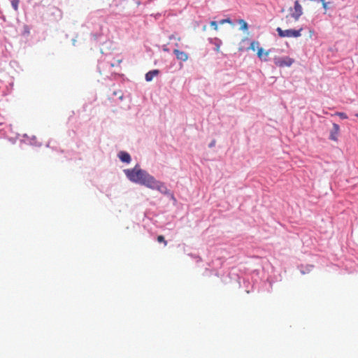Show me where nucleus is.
<instances>
[{
  "label": "nucleus",
  "mask_w": 358,
  "mask_h": 358,
  "mask_svg": "<svg viewBox=\"0 0 358 358\" xmlns=\"http://www.w3.org/2000/svg\"><path fill=\"white\" fill-rule=\"evenodd\" d=\"M124 172L131 182L141 184L152 189H157L164 194L167 192V188L163 182L157 180L152 176L138 166L134 169H125Z\"/></svg>",
  "instance_id": "nucleus-1"
},
{
  "label": "nucleus",
  "mask_w": 358,
  "mask_h": 358,
  "mask_svg": "<svg viewBox=\"0 0 358 358\" xmlns=\"http://www.w3.org/2000/svg\"><path fill=\"white\" fill-rule=\"evenodd\" d=\"M303 30L302 28H300L298 30L294 29H286L282 30L280 27H278L276 29V31L278 32V34L281 38H297L301 36V31Z\"/></svg>",
  "instance_id": "nucleus-2"
},
{
  "label": "nucleus",
  "mask_w": 358,
  "mask_h": 358,
  "mask_svg": "<svg viewBox=\"0 0 358 358\" xmlns=\"http://www.w3.org/2000/svg\"><path fill=\"white\" fill-rule=\"evenodd\" d=\"M273 62L278 67H289L294 62V59L289 57H275L273 59Z\"/></svg>",
  "instance_id": "nucleus-3"
},
{
  "label": "nucleus",
  "mask_w": 358,
  "mask_h": 358,
  "mask_svg": "<svg viewBox=\"0 0 358 358\" xmlns=\"http://www.w3.org/2000/svg\"><path fill=\"white\" fill-rule=\"evenodd\" d=\"M294 11L292 14V16L295 19V20H298L300 16L303 14L302 6L298 0L294 1Z\"/></svg>",
  "instance_id": "nucleus-4"
},
{
  "label": "nucleus",
  "mask_w": 358,
  "mask_h": 358,
  "mask_svg": "<svg viewBox=\"0 0 358 358\" xmlns=\"http://www.w3.org/2000/svg\"><path fill=\"white\" fill-rule=\"evenodd\" d=\"M269 54H270V50L264 51V49L261 47H259L257 49V55L258 58H259L261 60L266 62L268 60L267 57L269 55Z\"/></svg>",
  "instance_id": "nucleus-5"
},
{
  "label": "nucleus",
  "mask_w": 358,
  "mask_h": 358,
  "mask_svg": "<svg viewBox=\"0 0 358 358\" xmlns=\"http://www.w3.org/2000/svg\"><path fill=\"white\" fill-rule=\"evenodd\" d=\"M173 53L175 54L177 59L181 60L182 62H185L188 59V55L183 51H180L178 49L173 50Z\"/></svg>",
  "instance_id": "nucleus-6"
},
{
  "label": "nucleus",
  "mask_w": 358,
  "mask_h": 358,
  "mask_svg": "<svg viewBox=\"0 0 358 358\" xmlns=\"http://www.w3.org/2000/svg\"><path fill=\"white\" fill-rule=\"evenodd\" d=\"M339 130H340V127L339 126L336 124V123H334L333 124V128L331 131V133H330V136H329V138L331 140H333V141H336L337 140V136L339 133Z\"/></svg>",
  "instance_id": "nucleus-7"
},
{
  "label": "nucleus",
  "mask_w": 358,
  "mask_h": 358,
  "mask_svg": "<svg viewBox=\"0 0 358 358\" xmlns=\"http://www.w3.org/2000/svg\"><path fill=\"white\" fill-rule=\"evenodd\" d=\"M159 73V71L157 69L150 71L149 72H148L145 74L146 81L150 82L151 80H152L153 78L158 76Z\"/></svg>",
  "instance_id": "nucleus-8"
},
{
  "label": "nucleus",
  "mask_w": 358,
  "mask_h": 358,
  "mask_svg": "<svg viewBox=\"0 0 358 358\" xmlns=\"http://www.w3.org/2000/svg\"><path fill=\"white\" fill-rule=\"evenodd\" d=\"M118 156L120 160L123 162L129 163L131 161V157L129 154L126 152H120Z\"/></svg>",
  "instance_id": "nucleus-9"
},
{
  "label": "nucleus",
  "mask_w": 358,
  "mask_h": 358,
  "mask_svg": "<svg viewBox=\"0 0 358 358\" xmlns=\"http://www.w3.org/2000/svg\"><path fill=\"white\" fill-rule=\"evenodd\" d=\"M259 45H260V43L259 41H252L250 43V47L248 48L247 50H251L252 51H255L256 50H257V49L259 48Z\"/></svg>",
  "instance_id": "nucleus-10"
},
{
  "label": "nucleus",
  "mask_w": 358,
  "mask_h": 358,
  "mask_svg": "<svg viewBox=\"0 0 358 358\" xmlns=\"http://www.w3.org/2000/svg\"><path fill=\"white\" fill-rule=\"evenodd\" d=\"M238 23L241 25L240 29L243 31H247L248 29V23L244 20H238Z\"/></svg>",
  "instance_id": "nucleus-11"
},
{
  "label": "nucleus",
  "mask_w": 358,
  "mask_h": 358,
  "mask_svg": "<svg viewBox=\"0 0 358 358\" xmlns=\"http://www.w3.org/2000/svg\"><path fill=\"white\" fill-rule=\"evenodd\" d=\"M20 1L19 0H12L11 1V5L13 8V9L17 11L18 10V5H19Z\"/></svg>",
  "instance_id": "nucleus-12"
},
{
  "label": "nucleus",
  "mask_w": 358,
  "mask_h": 358,
  "mask_svg": "<svg viewBox=\"0 0 358 358\" xmlns=\"http://www.w3.org/2000/svg\"><path fill=\"white\" fill-rule=\"evenodd\" d=\"M157 239L159 243H163L165 246L167 245V241L165 240V238L163 236H162V235L158 236Z\"/></svg>",
  "instance_id": "nucleus-13"
},
{
  "label": "nucleus",
  "mask_w": 358,
  "mask_h": 358,
  "mask_svg": "<svg viewBox=\"0 0 358 358\" xmlns=\"http://www.w3.org/2000/svg\"><path fill=\"white\" fill-rule=\"evenodd\" d=\"M225 23L232 24V22L229 18L222 19L220 21V24H224Z\"/></svg>",
  "instance_id": "nucleus-14"
},
{
  "label": "nucleus",
  "mask_w": 358,
  "mask_h": 358,
  "mask_svg": "<svg viewBox=\"0 0 358 358\" xmlns=\"http://www.w3.org/2000/svg\"><path fill=\"white\" fill-rule=\"evenodd\" d=\"M336 115L339 116L341 119H347L348 116L345 113H337Z\"/></svg>",
  "instance_id": "nucleus-15"
},
{
  "label": "nucleus",
  "mask_w": 358,
  "mask_h": 358,
  "mask_svg": "<svg viewBox=\"0 0 358 358\" xmlns=\"http://www.w3.org/2000/svg\"><path fill=\"white\" fill-rule=\"evenodd\" d=\"M210 26L216 31L218 29L217 24L215 21L210 22Z\"/></svg>",
  "instance_id": "nucleus-16"
},
{
  "label": "nucleus",
  "mask_w": 358,
  "mask_h": 358,
  "mask_svg": "<svg viewBox=\"0 0 358 358\" xmlns=\"http://www.w3.org/2000/svg\"><path fill=\"white\" fill-rule=\"evenodd\" d=\"M320 1L322 2L323 8H324V9H327V3L325 2V1H324V0H320Z\"/></svg>",
  "instance_id": "nucleus-17"
},
{
  "label": "nucleus",
  "mask_w": 358,
  "mask_h": 358,
  "mask_svg": "<svg viewBox=\"0 0 358 358\" xmlns=\"http://www.w3.org/2000/svg\"><path fill=\"white\" fill-rule=\"evenodd\" d=\"M203 31H206V25H204V26L203 27Z\"/></svg>",
  "instance_id": "nucleus-18"
},
{
  "label": "nucleus",
  "mask_w": 358,
  "mask_h": 358,
  "mask_svg": "<svg viewBox=\"0 0 358 358\" xmlns=\"http://www.w3.org/2000/svg\"><path fill=\"white\" fill-rule=\"evenodd\" d=\"M246 40H248V38H246V37L242 39L243 41H246Z\"/></svg>",
  "instance_id": "nucleus-19"
},
{
  "label": "nucleus",
  "mask_w": 358,
  "mask_h": 358,
  "mask_svg": "<svg viewBox=\"0 0 358 358\" xmlns=\"http://www.w3.org/2000/svg\"><path fill=\"white\" fill-rule=\"evenodd\" d=\"M355 116L358 117V113H357V114H356V115H355Z\"/></svg>",
  "instance_id": "nucleus-20"
},
{
  "label": "nucleus",
  "mask_w": 358,
  "mask_h": 358,
  "mask_svg": "<svg viewBox=\"0 0 358 358\" xmlns=\"http://www.w3.org/2000/svg\"><path fill=\"white\" fill-rule=\"evenodd\" d=\"M357 18H358V15H357Z\"/></svg>",
  "instance_id": "nucleus-21"
}]
</instances>
